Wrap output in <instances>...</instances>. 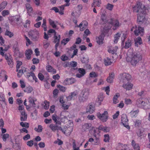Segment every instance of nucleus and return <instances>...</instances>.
Here are the masks:
<instances>
[{
    "instance_id": "f257e3e1",
    "label": "nucleus",
    "mask_w": 150,
    "mask_h": 150,
    "mask_svg": "<svg viewBox=\"0 0 150 150\" xmlns=\"http://www.w3.org/2000/svg\"><path fill=\"white\" fill-rule=\"evenodd\" d=\"M132 10L134 12L138 13L137 21L139 24H142L146 21L145 14L146 9L144 5L137 3L132 7Z\"/></svg>"
},
{
    "instance_id": "f03ea898",
    "label": "nucleus",
    "mask_w": 150,
    "mask_h": 150,
    "mask_svg": "<svg viewBox=\"0 0 150 150\" xmlns=\"http://www.w3.org/2000/svg\"><path fill=\"white\" fill-rule=\"evenodd\" d=\"M126 58L127 62H130L132 65H135L142 59L141 54L139 52H134L132 49L128 50Z\"/></svg>"
},
{
    "instance_id": "7ed1b4c3",
    "label": "nucleus",
    "mask_w": 150,
    "mask_h": 150,
    "mask_svg": "<svg viewBox=\"0 0 150 150\" xmlns=\"http://www.w3.org/2000/svg\"><path fill=\"white\" fill-rule=\"evenodd\" d=\"M136 104L138 106L144 109L150 108V102L149 98H139L137 100Z\"/></svg>"
},
{
    "instance_id": "20e7f679",
    "label": "nucleus",
    "mask_w": 150,
    "mask_h": 150,
    "mask_svg": "<svg viewBox=\"0 0 150 150\" xmlns=\"http://www.w3.org/2000/svg\"><path fill=\"white\" fill-rule=\"evenodd\" d=\"M90 91L88 88H84L82 90L78 97V100L80 103H84L88 99Z\"/></svg>"
},
{
    "instance_id": "39448f33",
    "label": "nucleus",
    "mask_w": 150,
    "mask_h": 150,
    "mask_svg": "<svg viewBox=\"0 0 150 150\" xmlns=\"http://www.w3.org/2000/svg\"><path fill=\"white\" fill-rule=\"evenodd\" d=\"M131 30L133 31L136 36L139 35L142 36L144 35V28L139 26H137L136 25L133 26Z\"/></svg>"
},
{
    "instance_id": "423d86ee",
    "label": "nucleus",
    "mask_w": 150,
    "mask_h": 150,
    "mask_svg": "<svg viewBox=\"0 0 150 150\" xmlns=\"http://www.w3.org/2000/svg\"><path fill=\"white\" fill-rule=\"evenodd\" d=\"M108 21V23L110 24L113 27L112 29L114 30H117L121 25L119 21L117 19L111 18L109 19Z\"/></svg>"
},
{
    "instance_id": "0eeeda50",
    "label": "nucleus",
    "mask_w": 150,
    "mask_h": 150,
    "mask_svg": "<svg viewBox=\"0 0 150 150\" xmlns=\"http://www.w3.org/2000/svg\"><path fill=\"white\" fill-rule=\"evenodd\" d=\"M97 115L98 117L103 122L106 121L108 119V112L107 111H105L102 114L98 112Z\"/></svg>"
},
{
    "instance_id": "6e6552de",
    "label": "nucleus",
    "mask_w": 150,
    "mask_h": 150,
    "mask_svg": "<svg viewBox=\"0 0 150 150\" xmlns=\"http://www.w3.org/2000/svg\"><path fill=\"white\" fill-rule=\"evenodd\" d=\"M73 128L71 127L65 126L62 128V131L66 136H69L73 131Z\"/></svg>"
},
{
    "instance_id": "1a4fd4ad",
    "label": "nucleus",
    "mask_w": 150,
    "mask_h": 150,
    "mask_svg": "<svg viewBox=\"0 0 150 150\" xmlns=\"http://www.w3.org/2000/svg\"><path fill=\"white\" fill-rule=\"evenodd\" d=\"M131 78V76L128 74L124 73L121 76L120 81L123 83H127L129 82Z\"/></svg>"
},
{
    "instance_id": "9d476101",
    "label": "nucleus",
    "mask_w": 150,
    "mask_h": 150,
    "mask_svg": "<svg viewBox=\"0 0 150 150\" xmlns=\"http://www.w3.org/2000/svg\"><path fill=\"white\" fill-rule=\"evenodd\" d=\"M79 94L78 91L76 90L73 92L70 93L69 95L67 97V98L68 100H74L77 97Z\"/></svg>"
},
{
    "instance_id": "9b49d317",
    "label": "nucleus",
    "mask_w": 150,
    "mask_h": 150,
    "mask_svg": "<svg viewBox=\"0 0 150 150\" xmlns=\"http://www.w3.org/2000/svg\"><path fill=\"white\" fill-rule=\"evenodd\" d=\"M122 123L123 125L127 129H129V127L128 125V120L126 115L123 114L121 117Z\"/></svg>"
},
{
    "instance_id": "f8f14e48",
    "label": "nucleus",
    "mask_w": 150,
    "mask_h": 150,
    "mask_svg": "<svg viewBox=\"0 0 150 150\" xmlns=\"http://www.w3.org/2000/svg\"><path fill=\"white\" fill-rule=\"evenodd\" d=\"M39 32L36 30H31L29 32V35L31 36L34 40H36L39 38Z\"/></svg>"
},
{
    "instance_id": "ddd939ff",
    "label": "nucleus",
    "mask_w": 150,
    "mask_h": 150,
    "mask_svg": "<svg viewBox=\"0 0 150 150\" xmlns=\"http://www.w3.org/2000/svg\"><path fill=\"white\" fill-rule=\"evenodd\" d=\"M27 77L30 81H32L33 80H34L35 82H38L37 78L35 76V74L32 72L28 73L27 74Z\"/></svg>"
},
{
    "instance_id": "4468645a",
    "label": "nucleus",
    "mask_w": 150,
    "mask_h": 150,
    "mask_svg": "<svg viewBox=\"0 0 150 150\" xmlns=\"http://www.w3.org/2000/svg\"><path fill=\"white\" fill-rule=\"evenodd\" d=\"M58 124H51L50 125L49 127L50 129L53 132L56 131H58L59 130H61V126L57 125Z\"/></svg>"
},
{
    "instance_id": "2eb2a0df",
    "label": "nucleus",
    "mask_w": 150,
    "mask_h": 150,
    "mask_svg": "<svg viewBox=\"0 0 150 150\" xmlns=\"http://www.w3.org/2000/svg\"><path fill=\"white\" fill-rule=\"evenodd\" d=\"M87 22L86 21H83L79 25H77V27L80 28L81 31H83L87 28Z\"/></svg>"
},
{
    "instance_id": "dca6fc26",
    "label": "nucleus",
    "mask_w": 150,
    "mask_h": 150,
    "mask_svg": "<svg viewBox=\"0 0 150 150\" xmlns=\"http://www.w3.org/2000/svg\"><path fill=\"white\" fill-rule=\"evenodd\" d=\"M86 72L85 70L82 68H79L78 72L77 73L76 76L77 77L80 78L86 74Z\"/></svg>"
},
{
    "instance_id": "f3484780",
    "label": "nucleus",
    "mask_w": 150,
    "mask_h": 150,
    "mask_svg": "<svg viewBox=\"0 0 150 150\" xmlns=\"http://www.w3.org/2000/svg\"><path fill=\"white\" fill-rule=\"evenodd\" d=\"M133 86V85L132 83L127 82V83H124L122 85L123 88L126 90H131Z\"/></svg>"
},
{
    "instance_id": "a211bd4d",
    "label": "nucleus",
    "mask_w": 150,
    "mask_h": 150,
    "mask_svg": "<svg viewBox=\"0 0 150 150\" xmlns=\"http://www.w3.org/2000/svg\"><path fill=\"white\" fill-rule=\"evenodd\" d=\"M6 59L7 60L8 64L11 67H12L13 65V59L12 57L10 55H6L5 56Z\"/></svg>"
},
{
    "instance_id": "6ab92c4d",
    "label": "nucleus",
    "mask_w": 150,
    "mask_h": 150,
    "mask_svg": "<svg viewBox=\"0 0 150 150\" xmlns=\"http://www.w3.org/2000/svg\"><path fill=\"white\" fill-rule=\"evenodd\" d=\"M33 52L30 49H28L26 50L25 52V55L26 58L28 60H30L31 59V55L33 54Z\"/></svg>"
},
{
    "instance_id": "aec40b11",
    "label": "nucleus",
    "mask_w": 150,
    "mask_h": 150,
    "mask_svg": "<svg viewBox=\"0 0 150 150\" xmlns=\"http://www.w3.org/2000/svg\"><path fill=\"white\" fill-rule=\"evenodd\" d=\"M115 74L114 73L111 72L109 74V76L108 77L106 81L107 82L110 83H112L114 78Z\"/></svg>"
},
{
    "instance_id": "412c9836",
    "label": "nucleus",
    "mask_w": 150,
    "mask_h": 150,
    "mask_svg": "<svg viewBox=\"0 0 150 150\" xmlns=\"http://www.w3.org/2000/svg\"><path fill=\"white\" fill-rule=\"evenodd\" d=\"M29 102L30 103V105L33 107H35L36 104L35 102L36 101V99L35 98L32 97H30L28 98Z\"/></svg>"
},
{
    "instance_id": "4be33fe9",
    "label": "nucleus",
    "mask_w": 150,
    "mask_h": 150,
    "mask_svg": "<svg viewBox=\"0 0 150 150\" xmlns=\"http://www.w3.org/2000/svg\"><path fill=\"white\" fill-rule=\"evenodd\" d=\"M91 125L89 123H85L82 127V131H86L88 130L91 127Z\"/></svg>"
},
{
    "instance_id": "5701e85b",
    "label": "nucleus",
    "mask_w": 150,
    "mask_h": 150,
    "mask_svg": "<svg viewBox=\"0 0 150 150\" xmlns=\"http://www.w3.org/2000/svg\"><path fill=\"white\" fill-rule=\"evenodd\" d=\"M21 113L20 119L21 121H25L27 119V114L24 111H20Z\"/></svg>"
},
{
    "instance_id": "b1692460",
    "label": "nucleus",
    "mask_w": 150,
    "mask_h": 150,
    "mask_svg": "<svg viewBox=\"0 0 150 150\" xmlns=\"http://www.w3.org/2000/svg\"><path fill=\"white\" fill-rule=\"evenodd\" d=\"M46 69L48 72H51L52 74H55L56 73V70L53 69L52 67L50 65H49L47 66Z\"/></svg>"
},
{
    "instance_id": "393cba45",
    "label": "nucleus",
    "mask_w": 150,
    "mask_h": 150,
    "mask_svg": "<svg viewBox=\"0 0 150 150\" xmlns=\"http://www.w3.org/2000/svg\"><path fill=\"white\" fill-rule=\"evenodd\" d=\"M118 49V47L117 46L113 47H110L108 50V52L112 54L115 53Z\"/></svg>"
},
{
    "instance_id": "a878e982",
    "label": "nucleus",
    "mask_w": 150,
    "mask_h": 150,
    "mask_svg": "<svg viewBox=\"0 0 150 150\" xmlns=\"http://www.w3.org/2000/svg\"><path fill=\"white\" fill-rule=\"evenodd\" d=\"M95 110L94 107L92 105H89L87 107L86 112L90 113H93Z\"/></svg>"
},
{
    "instance_id": "bb28decb",
    "label": "nucleus",
    "mask_w": 150,
    "mask_h": 150,
    "mask_svg": "<svg viewBox=\"0 0 150 150\" xmlns=\"http://www.w3.org/2000/svg\"><path fill=\"white\" fill-rule=\"evenodd\" d=\"M25 6L29 15L31 16L32 14L33 11L32 8L31 7L30 4H26L25 5Z\"/></svg>"
},
{
    "instance_id": "cd10ccee",
    "label": "nucleus",
    "mask_w": 150,
    "mask_h": 150,
    "mask_svg": "<svg viewBox=\"0 0 150 150\" xmlns=\"http://www.w3.org/2000/svg\"><path fill=\"white\" fill-rule=\"evenodd\" d=\"M14 52L15 54L18 57H21L23 55V53L19 51L18 47L15 48L14 50Z\"/></svg>"
},
{
    "instance_id": "c85d7f7f",
    "label": "nucleus",
    "mask_w": 150,
    "mask_h": 150,
    "mask_svg": "<svg viewBox=\"0 0 150 150\" xmlns=\"http://www.w3.org/2000/svg\"><path fill=\"white\" fill-rule=\"evenodd\" d=\"M99 130H101L104 132H108L110 131V128L107 127H104L103 126H100L98 128Z\"/></svg>"
},
{
    "instance_id": "c756f323",
    "label": "nucleus",
    "mask_w": 150,
    "mask_h": 150,
    "mask_svg": "<svg viewBox=\"0 0 150 150\" xmlns=\"http://www.w3.org/2000/svg\"><path fill=\"white\" fill-rule=\"evenodd\" d=\"M104 37L102 35H100L98 37L96 38V42L99 45H101L103 43Z\"/></svg>"
},
{
    "instance_id": "7c9ffc66",
    "label": "nucleus",
    "mask_w": 150,
    "mask_h": 150,
    "mask_svg": "<svg viewBox=\"0 0 150 150\" xmlns=\"http://www.w3.org/2000/svg\"><path fill=\"white\" fill-rule=\"evenodd\" d=\"M132 145L134 150H140V147L138 144H136L134 140L132 142Z\"/></svg>"
},
{
    "instance_id": "2f4dec72",
    "label": "nucleus",
    "mask_w": 150,
    "mask_h": 150,
    "mask_svg": "<svg viewBox=\"0 0 150 150\" xmlns=\"http://www.w3.org/2000/svg\"><path fill=\"white\" fill-rule=\"evenodd\" d=\"M101 4V0H94L92 4V6L94 7H99Z\"/></svg>"
},
{
    "instance_id": "473e14b6",
    "label": "nucleus",
    "mask_w": 150,
    "mask_h": 150,
    "mask_svg": "<svg viewBox=\"0 0 150 150\" xmlns=\"http://www.w3.org/2000/svg\"><path fill=\"white\" fill-rule=\"evenodd\" d=\"M121 34L120 33H117L114 35V42L115 43H117L118 40L121 36Z\"/></svg>"
},
{
    "instance_id": "72a5a7b5",
    "label": "nucleus",
    "mask_w": 150,
    "mask_h": 150,
    "mask_svg": "<svg viewBox=\"0 0 150 150\" xmlns=\"http://www.w3.org/2000/svg\"><path fill=\"white\" fill-rule=\"evenodd\" d=\"M122 36L121 38L122 39V44H123L124 43V42L125 39L127 38V33L126 31H124L122 32Z\"/></svg>"
},
{
    "instance_id": "f704fd0d",
    "label": "nucleus",
    "mask_w": 150,
    "mask_h": 150,
    "mask_svg": "<svg viewBox=\"0 0 150 150\" xmlns=\"http://www.w3.org/2000/svg\"><path fill=\"white\" fill-rule=\"evenodd\" d=\"M135 45L138 46V44L140 45L142 43V38L140 37H138L135 40Z\"/></svg>"
},
{
    "instance_id": "c9c22d12",
    "label": "nucleus",
    "mask_w": 150,
    "mask_h": 150,
    "mask_svg": "<svg viewBox=\"0 0 150 150\" xmlns=\"http://www.w3.org/2000/svg\"><path fill=\"white\" fill-rule=\"evenodd\" d=\"M104 63L105 66L110 65L111 64L110 59L109 57H107L104 59Z\"/></svg>"
},
{
    "instance_id": "e433bc0d",
    "label": "nucleus",
    "mask_w": 150,
    "mask_h": 150,
    "mask_svg": "<svg viewBox=\"0 0 150 150\" xmlns=\"http://www.w3.org/2000/svg\"><path fill=\"white\" fill-rule=\"evenodd\" d=\"M26 71V69L24 67L22 69H20L18 71L17 74V76L18 77H20L23 74L24 72H25Z\"/></svg>"
},
{
    "instance_id": "4c0bfd02",
    "label": "nucleus",
    "mask_w": 150,
    "mask_h": 150,
    "mask_svg": "<svg viewBox=\"0 0 150 150\" xmlns=\"http://www.w3.org/2000/svg\"><path fill=\"white\" fill-rule=\"evenodd\" d=\"M104 97L103 94H101L98 96L97 101L99 103V105H100L101 103L104 99Z\"/></svg>"
},
{
    "instance_id": "58836bf2",
    "label": "nucleus",
    "mask_w": 150,
    "mask_h": 150,
    "mask_svg": "<svg viewBox=\"0 0 150 150\" xmlns=\"http://www.w3.org/2000/svg\"><path fill=\"white\" fill-rule=\"evenodd\" d=\"M52 119L57 124L61 125V123L60 121V118H57L56 117V115H53L52 116Z\"/></svg>"
},
{
    "instance_id": "ea45409f",
    "label": "nucleus",
    "mask_w": 150,
    "mask_h": 150,
    "mask_svg": "<svg viewBox=\"0 0 150 150\" xmlns=\"http://www.w3.org/2000/svg\"><path fill=\"white\" fill-rule=\"evenodd\" d=\"M54 43L59 42V40L60 38V35H57L56 33H55L54 34Z\"/></svg>"
},
{
    "instance_id": "a19ab883",
    "label": "nucleus",
    "mask_w": 150,
    "mask_h": 150,
    "mask_svg": "<svg viewBox=\"0 0 150 150\" xmlns=\"http://www.w3.org/2000/svg\"><path fill=\"white\" fill-rule=\"evenodd\" d=\"M120 96V94L118 93H117L115 95L113 98V102L115 104H116L119 102L118 98Z\"/></svg>"
},
{
    "instance_id": "79ce46f5",
    "label": "nucleus",
    "mask_w": 150,
    "mask_h": 150,
    "mask_svg": "<svg viewBox=\"0 0 150 150\" xmlns=\"http://www.w3.org/2000/svg\"><path fill=\"white\" fill-rule=\"evenodd\" d=\"M66 81L68 84H71L75 82L76 80L74 78L67 79H66Z\"/></svg>"
},
{
    "instance_id": "37998d69",
    "label": "nucleus",
    "mask_w": 150,
    "mask_h": 150,
    "mask_svg": "<svg viewBox=\"0 0 150 150\" xmlns=\"http://www.w3.org/2000/svg\"><path fill=\"white\" fill-rule=\"evenodd\" d=\"M139 112V111L138 110L135 111L132 110L130 113V115L132 117H135L137 116V115Z\"/></svg>"
},
{
    "instance_id": "c03bdc74",
    "label": "nucleus",
    "mask_w": 150,
    "mask_h": 150,
    "mask_svg": "<svg viewBox=\"0 0 150 150\" xmlns=\"http://www.w3.org/2000/svg\"><path fill=\"white\" fill-rule=\"evenodd\" d=\"M80 14V11H77L73 12L72 13L71 15L75 18H78Z\"/></svg>"
},
{
    "instance_id": "a18cd8bd",
    "label": "nucleus",
    "mask_w": 150,
    "mask_h": 150,
    "mask_svg": "<svg viewBox=\"0 0 150 150\" xmlns=\"http://www.w3.org/2000/svg\"><path fill=\"white\" fill-rule=\"evenodd\" d=\"M131 41L130 40H128L126 42L124 47L126 49L128 48L131 46Z\"/></svg>"
},
{
    "instance_id": "49530a36",
    "label": "nucleus",
    "mask_w": 150,
    "mask_h": 150,
    "mask_svg": "<svg viewBox=\"0 0 150 150\" xmlns=\"http://www.w3.org/2000/svg\"><path fill=\"white\" fill-rule=\"evenodd\" d=\"M48 21L50 25L53 28H55L56 27V25L54 21L50 18L48 19Z\"/></svg>"
},
{
    "instance_id": "de8ad7c7",
    "label": "nucleus",
    "mask_w": 150,
    "mask_h": 150,
    "mask_svg": "<svg viewBox=\"0 0 150 150\" xmlns=\"http://www.w3.org/2000/svg\"><path fill=\"white\" fill-rule=\"evenodd\" d=\"M43 105V106L44 108L45 109H48L49 108L50 106L49 102L46 100L44 101Z\"/></svg>"
},
{
    "instance_id": "09e8293b",
    "label": "nucleus",
    "mask_w": 150,
    "mask_h": 150,
    "mask_svg": "<svg viewBox=\"0 0 150 150\" xmlns=\"http://www.w3.org/2000/svg\"><path fill=\"white\" fill-rule=\"evenodd\" d=\"M101 20L105 23H108V20H106V17L105 14H102L101 17Z\"/></svg>"
},
{
    "instance_id": "8fccbe9b",
    "label": "nucleus",
    "mask_w": 150,
    "mask_h": 150,
    "mask_svg": "<svg viewBox=\"0 0 150 150\" xmlns=\"http://www.w3.org/2000/svg\"><path fill=\"white\" fill-rule=\"evenodd\" d=\"M42 126L40 125H39L38 126V128L35 127V130L37 132H41L42 130Z\"/></svg>"
},
{
    "instance_id": "3c124183",
    "label": "nucleus",
    "mask_w": 150,
    "mask_h": 150,
    "mask_svg": "<svg viewBox=\"0 0 150 150\" xmlns=\"http://www.w3.org/2000/svg\"><path fill=\"white\" fill-rule=\"evenodd\" d=\"M50 42L45 40H44L43 42V46L45 48H47L50 45Z\"/></svg>"
},
{
    "instance_id": "603ef678",
    "label": "nucleus",
    "mask_w": 150,
    "mask_h": 150,
    "mask_svg": "<svg viewBox=\"0 0 150 150\" xmlns=\"http://www.w3.org/2000/svg\"><path fill=\"white\" fill-rule=\"evenodd\" d=\"M7 4L6 1H3L0 4V9L2 11L4 9Z\"/></svg>"
},
{
    "instance_id": "864d4df0",
    "label": "nucleus",
    "mask_w": 150,
    "mask_h": 150,
    "mask_svg": "<svg viewBox=\"0 0 150 150\" xmlns=\"http://www.w3.org/2000/svg\"><path fill=\"white\" fill-rule=\"evenodd\" d=\"M2 136V139L4 141L6 142L7 139L9 137V135L8 134H1Z\"/></svg>"
},
{
    "instance_id": "5fc2aeb1",
    "label": "nucleus",
    "mask_w": 150,
    "mask_h": 150,
    "mask_svg": "<svg viewBox=\"0 0 150 150\" xmlns=\"http://www.w3.org/2000/svg\"><path fill=\"white\" fill-rule=\"evenodd\" d=\"M33 91V88L30 86L27 87L24 91L25 92H27L28 93H30Z\"/></svg>"
},
{
    "instance_id": "6e6d98bb",
    "label": "nucleus",
    "mask_w": 150,
    "mask_h": 150,
    "mask_svg": "<svg viewBox=\"0 0 150 150\" xmlns=\"http://www.w3.org/2000/svg\"><path fill=\"white\" fill-rule=\"evenodd\" d=\"M5 35L8 36L9 38H11L13 36V33L8 30L6 31Z\"/></svg>"
},
{
    "instance_id": "4d7b16f0",
    "label": "nucleus",
    "mask_w": 150,
    "mask_h": 150,
    "mask_svg": "<svg viewBox=\"0 0 150 150\" xmlns=\"http://www.w3.org/2000/svg\"><path fill=\"white\" fill-rule=\"evenodd\" d=\"M46 21L45 19L43 20V23L42 25V27L44 28L45 31L47 30Z\"/></svg>"
},
{
    "instance_id": "13d9d810",
    "label": "nucleus",
    "mask_w": 150,
    "mask_h": 150,
    "mask_svg": "<svg viewBox=\"0 0 150 150\" xmlns=\"http://www.w3.org/2000/svg\"><path fill=\"white\" fill-rule=\"evenodd\" d=\"M20 125L22 127H25L26 128H28L29 127V124L27 122H21L20 123Z\"/></svg>"
},
{
    "instance_id": "bf43d9fd",
    "label": "nucleus",
    "mask_w": 150,
    "mask_h": 150,
    "mask_svg": "<svg viewBox=\"0 0 150 150\" xmlns=\"http://www.w3.org/2000/svg\"><path fill=\"white\" fill-rule=\"evenodd\" d=\"M57 87L59 88V90L62 91V92H64L66 90V88L64 86H61L60 85H57Z\"/></svg>"
},
{
    "instance_id": "052dcab7",
    "label": "nucleus",
    "mask_w": 150,
    "mask_h": 150,
    "mask_svg": "<svg viewBox=\"0 0 150 150\" xmlns=\"http://www.w3.org/2000/svg\"><path fill=\"white\" fill-rule=\"evenodd\" d=\"M70 39L69 38H66L63 39L61 41V44L64 45H65L69 41Z\"/></svg>"
},
{
    "instance_id": "680f3d73",
    "label": "nucleus",
    "mask_w": 150,
    "mask_h": 150,
    "mask_svg": "<svg viewBox=\"0 0 150 150\" xmlns=\"http://www.w3.org/2000/svg\"><path fill=\"white\" fill-rule=\"evenodd\" d=\"M104 141L105 142H108L109 141L110 138L108 134H105L104 135Z\"/></svg>"
},
{
    "instance_id": "e2e57ef3",
    "label": "nucleus",
    "mask_w": 150,
    "mask_h": 150,
    "mask_svg": "<svg viewBox=\"0 0 150 150\" xmlns=\"http://www.w3.org/2000/svg\"><path fill=\"white\" fill-rule=\"evenodd\" d=\"M9 14V11L7 10H4L1 12V14L4 17L5 16L8 15Z\"/></svg>"
},
{
    "instance_id": "0e129e2a",
    "label": "nucleus",
    "mask_w": 150,
    "mask_h": 150,
    "mask_svg": "<svg viewBox=\"0 0 150 150\" xmlns=\"http://www.w3.org/2000/svg\"><path fill=\"white\" fill-rule=\"evenodd\" d=\"M113 8V5L110 4H108L106 6V8L108 10H112Z\"/></svg>"
},
{
    "instance_id": "69168bd1",
    "label": "nucleus",
    "mask_w": 150,
    "mask_h": 150,
    "mask_svg": "<svg viewBox=\"0 0 150 150\" xmlns=\"http://www.w3.org/2000/svg\"><path fill=\"white\" fill-rule=\"evenodd\" d=\"M103 89L105 91L107 95H109V93L110 91V88L109 86H107L106 87L103 88Z\"/></svg>"
},
{
    "instance_id": "338daca9",
    "label": "nucleus",
    "mask_w": 150,
    "mask_h": 150,
    "mask_svg": "<svg viewBox=\"0 0 150 150\" xmlns=\"http://www.w3.org/2000/svg\"><path fill=\"white\" fill-rule=\"evenodd\" d=\"M89 76L91 78H96L98 76V74L95 72H92L90 73Z\"/></svg>"
},
{
    "instance_id": "774afa93",
    "label": "nucleus",
    "mask_w": 150,
    "mask_h": 150,
    "mask_svg": "<svg viewBox=\"0 0 150 150\" xmlns=\"http://www.w3.org/2000/svg\"><path fill=\"white\" fill-rule=\"evenodd\" d=\"M68 121V120L66 116H64L63 117H62L60 119V121L61 122H67Z\"/></svg>"
}]
</instances>
